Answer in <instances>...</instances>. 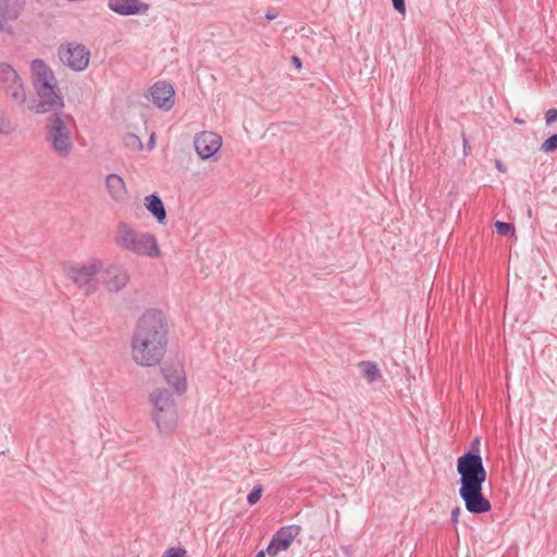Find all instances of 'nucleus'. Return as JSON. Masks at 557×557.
<instances>
[{
	"label": "nucleus",
	"mask_w": 557,
	"mask_h": 557,
	"mask_svg": "<svg viewBox=\"0 0 557 557\" xmlns=\"http://www.w3.org/2000/svg\"><path fill=\"white\" fill-rule=\"evenodd\" d=\"M169 325L159 310H148L138 319L132 336V357L141 367H154L168 347Z\"/></svg>",
	"instance_id": "obj_1"
},
{
	"label": "nucleus",
	"mask_w": 557,
	"mask_h": 557,
	"mask_svg": "<svg viewBox=\"0 0 557 557\" xmlns=\"http://www.w3.org/2000/svg\"><path fill=\"white\" fill-rule=\"evenodd\" d=\"M30 70L37 100L29 109L37 114L62 112L64 100L53 71L40 59L32 62Z\"/></svg>",
	"instance_id": "obj_2"
},
{
	"label": "nucleus",
	"mask_w": 557,
	"mask_h": 557,
	"mask_svg": "<svg viewBox=\"0 0 557 557\" xmlns=\"http://www.w3.org/2000/svg\"><path fill=\"white\" fill-rule=\"evenodd\" d=\"M114 242L119 248L148 258H159L161 251L154 235L137 232L126 222H120Z\"/></svg>",
	"instance_id": "obj_3"
},
{
	"label": "nucleus",
	"mask_w": 557,
	"mask_h": 557,
	"mask_svg": "<svg viewBox=\"0 0 557 557\" xmlns=\"http://www.w3.org/2000/svg\"><path fill=\"white\" fill-rule=\"evenodd\" d=\"M457 473L460 487L483 485L486 481V470L480 454V438L475 437L469 450L457 459Z\"/></svg>",
	"instance_id": "obj_4"
},
{
	"label": "nucleus",
	"mask_w": 557,
	"mask_h": 557,
	"mask_svg": "<svg viewBox=\"0 0 557 557\" xmlns=\"http://www.w3.org/2000/svg\"><path fill=\"white\" fill-rule=\"evenodd\" d=\"M73 119L64 112L51 114L46 124V138L53 151L61 158H67L73 149L70 124Z\"/></svg>",
	"instance_id": "obj_5"
},
{
	"label": "nucleus",
	"mask_w": 557,
	"mask_h": 557,
	"mask_svg": "<svg viewBox=\"0 0 557 557\" xmlns=\"http://www.w3.org/2000/svg\"><path fill=\"white\" fill-rule=\"evenodd\" d=\"M102 269L99 259H91L87 263L73 262L65 267L66 276L85 294H92L98 289L97 275Z\"/></svg>",
	"instance_id": "obj_6"
},
{
	"label": "nucleus",
	"mask_w": 557,
	"mask_h": 557,
	"mask_svg": "<svg viewBox=\"0 0 557 557\" xmlns=\"http://www.w3.org/2000/svg\"><path fill=\"white\" fill-rule=\"evenodd\" d=\"M153 405V418L162 433L170 434L174 431L177 420L175 403L172 395L164 389H157L150 395Z\"/></svg>",
	"instance_id": "obj_7"
},
{
	"label": "nucleus",
	"mask_w": 557,
	"mask_h": 557,
	"mask_svg": "<svg viewBox=\"0 0 557 557\" xmlns=\"http://www.w3.org/2000/svg\"><path fill=\"white\" fill-rule=\"evenodd\" d=\"M0 83L5 95L18 104L26 101V91L24 84L17 72L7 63H0Z\"/></svg>",
	"instance_id": "obj_8"
},
{
	"label": "nucleus",
	"mask_w": 557,
	"mask_h": 557,
	"mask_svg": "<svg viewBox=\"0 0 557 557\" xmlns=\"http://www.w3.org/2000/svg\"><path fill=\"white\" fill-rule=\"evenodd\" d=\"M459 495L471 513L479 515L491 510V503L483 495V485L459 487Z\"/></svg>",
	"instance_id": "obj_9"
},
{
	"label": "nucleus",
	"mask_w": 557,
	"mask_h": 557,
	"mask_svg": "<svg viewBox=\"0 0 557 557\" xmlns=\"http://www.w3.org/2000/svg\"><path fill=\"white\" fill-rule=\"evenodd\" d=\"M61 61L74 71H84L90 59V52L84 45L69 44L60 51Z\"/></svg>",
	"instance_id": "obj_10"
},
{
	"label": "nucleus",
	"mask_w": 557,
	"mask_h": 557,
	"mask_svg": "<svg viewBox=\"0 0 557 557\" xmlns=\"http://www.w3.org/2000/svg\"><path fill=\"white\" fill-rule=\"evenodd\" d=\"M300 530V527L296 524H290L278 529L269 543L267 553L270 556H276L280 552L287 550L293 544L294 540L299 535Z\"/></svg>",
	"instance_id": "obj_11"
},
{
	"label": "nucleus",
	"mask_w": 557,
	"mask_h": 557,
	"mask_svg": "<svg viewBox=\"0 0 557 557\" xmlns=\"http://www.w3.org/2000/svg\"><path fill=\"white\" fill-rule=\"evenodd\" d=\"M194 146L199 158L207 160L220 150L222 137L213 132H201L195 136Z\"/></svg>",
	"instance_id": "obj_12"
},
{
	"label": "nucleus",
	"mask_w": 557,
	"mask_h": 557,
	"mask_svg": "<svg viewBox=\"0 0 557 557\" xmlns=\"http://www.w3.org/2000/svg\"><path fill=\"white\" fill-rule=\"evenodd\" d=\"M25 7V0H0V30L7 34L13 33V27L8 23L20 17Z\"/></svg>",
	"instance_id": "obj_13"
},
{
	"label": "nucleus",
	"mask_w": 557,
	"mask_h": 557,
	"mask_svg": "<svg viewBox=\"0 0 557 557\" xmlns=\"http://www.w3.org/2000/svg\"><path fill=\"white\" fill-rule=\"evenodd\" d=\"M175 91L168 82H157L150 87V97L152 102L160 109L170 110L174 106Z\"/></svg>",
	"instance_id": "obj_14"
},
{
	"label": "nucleus",
	"mask_w": 557,
	"mask_h": 557,
	"mask_svg": "<svg viewBox=\"0 0 557 557\" xmlns=\"http://www.w3.org/2000/svg\"><path fill=\"white\" fill-rule=\"evenodd\" d=\"M103 285L110 292H119L126 286L129 277L127 272L119 265H110L101 273Z\"/></svg>",
	"instance_id": "obj_15"
},
{
	"label": "nucleus",
	"mask_w": 557,
	"mask_h": 557,
	"mask_svg": "<svg viewBox=\"0 0 557 557\" xmlns=\"http://www.w3.org/2000/svg\"><path fill=\"white\" fill-rule=\"evenodd\" d=\"M108 7L124 16L145 14L149 10V5L140 0H108Z\"/></svg>",
	"instance_id": "obj_16"
},
{
	"label": "nucleus",
	"mask_w": 557,
	"mask_h": 557,
	"mask_svg": "<svg viewBox=\"0 0 557 557\" xmlns=\"http://www.w3.org/2000/svg\"><path fill=\"white\" fill-rule=\"evenodd\" d=\"M161 371L169 385L174 387L178 393L185 392L186 380L181 364L164 366L161 368Z\"/></svg>",
	"instance_id": "obj_17"
},
{
	"label": "nucleus",
	"mask_w": 557,
	"mask_h": 557,
	"mask_svg": "<svg viewBox=\"0 0 557 557\" xmlns=\"http://www.w3.org/2000/svg\"><path fill=\"white\" fill-rule=\"evenodd\" d=\"M106 186L113 200L123 201L126 198V185L120 175L109 174L106 178Z\"/></svg>",
	"instance_id": "obj_18"
},
{
	"label": "nucleus",
	"mask_w": 557,
	"mask_h": 557,
	"mask_svg": "<svg viewBox=\"0 0 557 557\" xmlns=\"http://www.w3.org/2000/svg\"><path fill=\"white\" fill-rule=\"evenodd\" d=\"M145 206L147 210L156 218L159 223H164L166 220V210L162 199L158 195H149L145 198Z\"/></svg>",
	"instance_id": "obj_19"
},
{
	"label": "nucleus",
	"mask_w": 557,
	"mask_h": 557,
	"mask_svg": "<svg viewBox=\"0 0 557 557\" xmlns=\"http://www.w3.org/2000/svg\"><path fill=\"white\" fill-rule=\"evenodd\" d=\"M359 368L369 383L376 381L381 376L379 368L373 362L362 361L359 363Z\"/></svg>",
	"instance_id": "obj_20"
},
{
	"label": "nucleus",
	"mask_w": 557,
	"mask_h": 557,
	"mask_svg": "<svg viewBox=\"0 0 557 557\" xmlns=\"http://www.w3.org/2000/svg\"><path fill=\"white\" fill-rule=\"evenodd\" d=\"M495 228H496L497 234H499L502 236H508V235L515 234V227L511 223L497 221L495 223Z\"/></svg>",
	"instance_id": "obj_21"
},
{
	"label": "nucleus",
	"mask_w": 557,
	"mask_h": 557,
	"mask_svg": "<svg viewBox=\"0 0 557 557\" xmlns=\"http://www.w3.org/2000/svg\"><path fill=\"white\" fill-rule=\"evenodd\" d=\"M557 149V134H553L549 136L542 145L541 151L543 152H553Z\"/></svg>",
	"instance_id": "obj_22"
},
{
	"label": "nucleus",
	"mask_w": 557,
	"mask_h": 557,
	"mask_svg": "<svg viewBox=\"0 0 557 557\" xmlns=\"http://www.w3.org/2000/svg\"><path fill=\"white\" fill-rule=\"evenodd\" d=\"M263 487L262 485L258 484L256 485L252 491L247 495V503L249 505H256L261 496H262Z\"/></svg>",
	"instance_id": "obj_23"
},
{
	"label": "nucleus",
	"mask_w": 557,
	"mask_h": 557,
	"mask_svg": "<svg viewBox=\"0 0 557 557\" xmlns=\"http://www.w3.org/2000/svg\"><path fill=\"white\" fill-rule=\"evenodd\" d=\"M186 554V550L182 547H170L168 548L162 557H184Z\"/></svg>",
	"instance_id": "obj_24"
},
{
	"label": "nucleus",
	"mask_w": 557,
	"mask_h": 557,
	"mask_svg": "<svg viewBox=\"0 0 557 557\" xmlns=\"http://www.w3.org/2000/svg\"><path fill=\"white\" fill-rule=\"evenodd\" d=\"M125 143L127 146H136L138 149L143 147L140 138L135 134H128L125 138Z\"/></svg>",
	"instance_id": "obj_25"
},
{
	"label": "nucleus",
	"mask_w": 557,
	"mask_h": 557,
	"mask_svg": "<svg viewBox=\"0 0 557 557\" xmlns=\"http://www.w3.org/2000/svg\"><path fill=\"white\" fill-rule=\"evenodd\" d=\"M557 121V109H549L545 113V122L547 125Z\"/></svg>",
	"instance_id": "obj_26"
},
{
	"label": "nucleus",
	"mask_w": 557,
	"mask_h": 557,
	"mask_svg": "<svg viewBox=\"0 0 557 557\" xmlns=\"http://www.w3.org/2000/svg\"><path fill=\"white\" fill-rule=\"evenodd\" d=\"M394 9L399 13H405L406 3L405 0H392Z\"/></svg>",
	"instance_id": "obj_27"
},
{
	"label": "nucleus",
	"mask_w": 557,
	"mask_h": 557,
	"mask_svg": "<svg viewBox=\"0 0 557 557\" xmlns=\"http://www.w3.org/2000/svg\"><path fill=\"white\" fill-rule=\"evenodd\" d=\"M460 512H461L460 507H455V508L451 510V518H450V520H451V522H453L454 524H456V523L458 522V518H459Z\"/></svg>",
	"instance_id": "obj_28"
},
{
	"label": "nucleus",
	"mask_w": 557,
	"mask_h": 557,
	"mask_svg": "<svg viewBox=\"0 0 557 557\" xmlns=\"http://www.w3.org/2000/svg\"><path fill=\"white\" fill-rule=\"evenodd\" d=\"M278 13L272 9V10H269L267 13H265V17L267 20L269 21H272V20H275L277 17Z\"/></svg>",
	"instance_id": "obj_29"
},
{
	"label": "nucleus",
	"mask_w": 557,
	"mask_h": 557,
	"mask_svg": "<svg viewBox=\"0 0 557 557\" xmlns=\"http://www.w3.org/2000/svg\"><path fill=\"white\" fill-rule=\"evenodd\" d=\"M154 139H156V135L154 134H151L150 138H149V141H148V148L149 149H152L154 147Z\"/></svg>",
	"instance_id": "obj_30"
},
{
	"label": "nucleus",
	"mask_w": 557,
	"mask_h": 557,
	"mask_svg": "<svg viewBox=\"0 0 557 557\" xmlns=\"http://www.w3.org/2000/svg\"><path fill=\"white\" fill-rule=\"evenodd\" d=\"M496 168L497 170H499L500 172H505L506 171V168L505 165L502 163V161L497 160L496 161Z\"/></svg>",
	"instance_id": "obj_31"
},
{
	"label": "nucleus",
	"mask_w": 557,
	"mask_h": 557,
	"mask_svg": "<svg viewBox=\"0 0 557 557\" xmlns=\"http://www.w3.org/2000/svg\"><path fill=\"white\" fill-rule=\"evenodd\" d=\"M292 61L293 63L297 66V67H300L301 66V62H300V59L298 57H293L292 58Z\"/></svg>",
	"instance_id": "obj_32"
},
{
	"label": "nucleus",
	"mask_w": 557,
	"mask_h": 557,
	"mask_svg": "<svg viewBox=\"0 0 557 557\" xmlns=\"http://www.w3.org/2000/svg\"><path fill=\"white\" fill-rule=\"evenodd\" d=\"M255 557H265V553L263 550H260L257 553Z\"/></svg>",
	"instance_id": "obj_33"
},
{
	"label": "nucleus",
	"mask_w": 557,
	"mask_h": 557,
	"mask_svg": "<svg viewBox=\"0 0 557 557\" xmlns=\"http://www.w3.org/2000/svg\"><path fill=\"white\" fill-rule=\"evenodd\" d=\"M463 146H465V149L469 148L468 140L466 139L465 136H463Z\"/></svg>",
	"instance_id": "obj_34"
},
{
	"label": "nucleus",
	"mask_w": 557,
	"mask_h": 557,
	"mask_svg": "<svg viewBox=\"0 0 557 557\" xmlns=\"http://www.w3.org/2000/svg\"><path fill=\"white\" fill-rule=\"evenodd\" d=\"M515 122L518 123V124H522L523 123V121L519 120V119H516Z\"/></svg>",
	"instance_id": "obj_35"
}]
</instances>
